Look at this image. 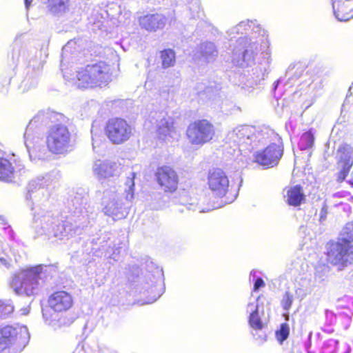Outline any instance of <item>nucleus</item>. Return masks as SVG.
Returning a JSON list of instances; mask_svg holds the SVG:
<instances>
[{
	"mask_svg": "<svg viewBox=\"0 0 353 353\" xmlns=\"http://www.w3.org/2000/svg\"><path fill=\"white\" fill-rule=\"evenodd\" d=\"M42 272L41 265L20 269L13 274L10 282L14 292L21 296H36L40 289Z\"/></svg>",
	"mask_w": 353,
	"mask_h": 353,
	"instance_id": "f257e3e1",
	"label": "nucleus"
},
{
	"mask_svg": "<svg viewBox=\"0 0 353 353\" xmlns=\"http://www.w3.org/2000/svg\"><path fill=\"white\" fill-rule=\"evenodd\" d=\"M110 65L103 61L88 65L77 72L75 84L79 88L105 85L110 81Z\"/></svg>",
	"mask_w": 353,
	"mask_h": 353,
	"instance_id": "f03ea898",
	"label": "nucleus"
},
{
	"mask_svg": "<svg viewBox=\"0 0 353 353\" xmlns=\"http://www.w3.org/2000/svg\"><path fill=\"white\" fill-rule=\"evenodd\" d=\"M46 145L50 153L56 155H65L72 150V134L66 125L54 124L48 130Z\"/></svg>",
	"mask_w": 353,
	"mask_h": 353,
	"instance_id": "7ed1b4c3",
	"label": "nucleus"
},
{
	"mask_svg": "<svg viewBox=\"0 0 353 353\" xmlns=\"http://www.w3.org/2000/svg\"><path fill=\"white\" fill-rule=\"evenodd\" d=\"M264 41H265V44L268 42L264 36L254 41L245 37H239L236 41L237 46L232 49V62L242 64L241 63L242 61L248 65L252 64L256 56L261 50L259 43H263Z\"/></svg>",
	"mask_w": 353,
	"mask_h": 353,
	"instance_id": "20e7f679",
	"label": "nucleus"
},
{
	"mask_svg": "<svg viewBox=\"0 0 353 353\" xmlns=\"http://www.w3.org/2000/svg\"><path fill=\"white\" fill-rule=\"evenodd\" d=\"M186 134L191 143L203 145L214 138L215 128L207 119L197 120L189 125Z\"/></svg>",
	"mask_w": 353,
	"mask_h": 353,
	"instance_id": "39448f33",
	"label": "nucleus"
},
{
	"mask_svg": "<svg viewBox=\"0 0 353 353\" xmlns=\"http://www.w3.org/2000/svg\"><path fill=\"white\" fill-rule=\"evenodd\" d=\"M105 132L109 140L114 144L127 141L132 134L131 125L126 120L116 117L108 121Z\"/></svg>",
	"mask_w": 353,
	"mask_h": 353,
	"instance_id": "423d86ee",
	"label": "nucleus"
},
{
	"mask_svg": "<svg viewBox=\"0 0 353 353\" xmlns=\"http://www.w3.org/2000/svg\"><path fill=\"white\" fill-rule=\"evenodd\" d=\"M207 184L216 197L229 199L230 181L222 169L216 168L210 170L207 176Z\"/></svg>",
	"mask_w": 353,
	"mask_h": 353,
	"instance_id": "0eeeda50",
	"label": "nucleus"
},
{
	"mask_svg": "<svg viewBox=\"0 0 353 353\" xmlns=\"http://www.w3.org/2000/svg\"><path fill=\"white\" fill-rule=\"evenodd\" d=\"M283 152V147L276 143H270L265 148L254 154V162L265 168L276 166Z\"/></svg>",
	"mask_w": 353,
	"mask_h": 353,
	"instance_id": "6e6552de",
	"label": "nucleus"
},
{
	"mask_svg": "<svg viewBox=\"0 0 353 353\" xmlns=\"http://www.w3.org/2000/svg\"><path fill=\"white\" fill-rule=\"evenodd\" d=\"M155 180L165 193H174L178 189L179 176L174 169L169 165H162L157 168Z\"/></svg>",
	"mask_w": 353,
	"mask_h": 353,
	"instance_id": "1a4fd4ad",
	"label": "nucleus"
},
{
	"mask_svg": "<svg viewBox=\"0 0 353 353\" xmlns=\"http://www.w3.org/2000/svg\"><path fill=\"white\" fill-rule=\"evenodd\" d=\"M329 257H332L331 263L337 266L339 270L352 263L353 259V245L352 241L342 239L336 243L334 251H332Z\"/></svg>",
	"mask_w": 353,
	"mask_h": 353,
	"instance_id": "9d476101",
	"label": "nucleus"
},
{
	"mask_svg": "<svg viewBox=\"0 0 353 353\" xmlns=\"http://www.w3.org/2000/svg\"><path fill=\"white\" fill-rule=\"evenodd\" d=\"M48 305L54 312H65L73 307L74 298L67 291L57 290L48 296Z\"/></svg>",
	"mask_w": 353,
	"mask_h": 353,
	"instance_id": "9b49d317",
	"label": "nucleus"
},
{
	"mask_svg": "<svg viewBox=\"0 0 353 353\" xmlns=\"http://www.w3.org/2000/svg\"><path fill=\"white\" fill-rule=\"evenodd\" d=\"M17 340L15 328L6 326L0 330V353H15L14 345Z\"/></svg>",
	"mask_w": 353,
	"mask_h": 353,
	"instance_id": "f8f14e48",
	"label": "nucleus"
},
{
	"mask_svg": "<svg viewBox=\"0 0 353 353\" xmlns=\"http://www.w3.org/2000/svg\"><path fill=\"white\" fill-rule=\"evenodd\" d=\"M139 22L141 28L148 32H157L165 27L167 19L162 14L154 13L141 17Z\"/></svg>",
	"mask_w": 353,
	"mask_h": 353,
	"instance_id": "ddd939ff",
	"label": "nucleus"
},
{
	"mask_svg": "<svg viewBox=\"0 0 353 353\" xmlns=\"http://www.w3.org/2000/svg\"><path fill=\"white\" fill-rule=\"evenodd\" d=\"M19 170L13 154L11 157L0 159V181L14 182Z\"/></svg>",
	"mask_w": 353,
	"mask_h": 353,
	"instance_id": "4468645a",
	"label": "nucleus"
},
{
	"mask_svg": "<svg viewBox=\"0 0 353 353\" xmlns=\"http://www.w3.org/2000/svg\"><path fill=\"white\" fill-rule=\"evenodd\" d=\"M336 164L352 169L353 167V147L343 143L336 149L335 154Z\"/></svg>",
	"mask_w": 353,
	"mask_h": 353,
	"instance_id": "2eb2a0df",
	"label": "nucleus"
},
{
	"mask_svg": "<svg viewBox=\"0 0 353 353\" xmlns=\"http://www.w3.org/2000/svg\"><path fill=\"white\" fill-rule=\"evenodd\" d=\"M306 196L303 187L294 185L286 188L285 202L290 206L299 207L305 203Z\"/></svg>",
	"mask_w": 353,
	"mask_h": 353,
	"instance_id": "dca6fc26",
	"label": "nucleus"
},
{
	"mask_svg": "<svg viewBox=\"0 0 353 353\" xmlns=\"http://www.w3.org/2000/svg\"><path fill=\"white\" fill-rule=\"evenodd\" d=\"M117 163L98 160L93 169L94 174L99 179H103L113 176L117 172Z\"/></svg>",
	"mask_w": 353,
	"mask_h": 353,
	"instance_id": "f3484780",
	"label": "nucleus"
},
{
	"mask_svg": "<svg viewBox=\"0 0 353 353\" xmlns=\"http://www.w3.org/2000/svg\"><path fill=\"white\" fill-rule=\"evenodd\" d=\"M198 54L201 61L205 63H210L216 59L219 53L214 43L206 41L200 44Z\"/></svg>",
	"mask_w": 353,
	"mask_h": 353,
	"instance_id": "a211bd4d",
	"label": "nucleus"
},
{
	"mask_svg": "<svg viewBox=\"0 0 353 353\" xmlns=\"http://www.w3.org/2000/svg\"><path fill=\"white\" fill-rule=\"evenodd\" d=\"M70 0H48V11L55 17H62L69 11Z\"/></svg>",
	"mask_w": 353,
	"mask_h": 353,
	"instance_id": "6ab92c4d",
	"label": "nucleus"
},
{
	"mask_svg": "<svg viewBox=\"0 0 353 353\" xmlns=\"http://www.w3.org/2000/svg\"><path fill=\"white\" fill-rule=\"evenodd\" d=\"M137 106L133 100L128 99H108L103 103V109L109 110H129L133 109Z\"/></svg>",
	"mask_w": 353,
	"mask_h": 353,
	"instance_id": "aec40b11",
	"label": "nucleus"
},
{
	"mask_svg": "<svg viewBox=\"0 0 353 353\" xmlns=\"http://www.w3.org/2000/svg\"><path fill=\"white\" fill-rule=\"evenodd\" d=\"M234 132L239 142L246 143L247 141L256 137L258 130L254 126L244 125L236 128Z\"/></svg>",
	"mask_w": 353,
	"mask_h": 353,
	"instance_id": "412c9836",
	"label": "nucleus"
},
{
	"mask_svg": "<svg viewBox=\"0 0 353 353\" xmlns=\"http://www.w3.org/2000/svg\"><path fill=\"white\" fill-rule=\"evenodd\" d=\"M256 28L259 30L260 28L256 26L255 21H243L237 24L236 26L232 28L228 32V34L231 39L235 37V34H243V32L245 33L250 30H254Z\"/></svg>",
	"mask_w": 353,
	"mask_h": 353,
	"instance_id": "4be33fe9",
	"label": "nucleus"
},
{
	"mask_svg": "<svg viewBox=\"0 0 353 353\" xmlns=\"http://www.w3.org/2000/svg\"><path fill=\"white\" fill-rule=\"evenodd\" d=\"M266 69L256 66L252 69V74L250 80H248L246 86L254 88V85H259L261 81L265 79Z\"/></svg>",
	"mask_w": 353,
	"mask_h": 353,
	"instance_id": "5701e85b",
	"label": "nucleus"
},
{
	"mask_svg": "<svg viewBox=\"0 0 353 353\" xmlns=\"http://www.w3.org/2000/svg\"><path fill=\"white\" fill-rule=\"evenodd\" d=\"M314 136L312 130H309L308 131L302 134L300 137L299 146L301 150H305L310 149L314 145Z\"/></svg>",
	"mask_w": 353,
	"mask_h": 353,
	"instance_id": "b1692460",
	"label": "nucleus"
},
{
	"mask_svg": "<svg viewBox=\"0 0 353 353\" xmlns=\"http://www.w3.org/2000/svg\"><path fill=\"white\" fill-rule=\"evenodd\" d=\"M248 324L250 327L255 331L261 330L264 327L265 324L259 315L258 306L250 313L248 318Z\"/></svg>",
	"mask_w": 353,
	"mask_h": 353,
	"instance_id": "393cba45",
	"label": "nucleus"
},
{
	"mask_svg": "<svg viewBox=\"0 0 353 353\" xmlns=\"http://www.w3.org/2000/svg\"><path fill=\"white\" fill-rule=\"evenodd\" d=\"M161 58L163 68H170L175 63V52L171 49L164 50L161 52Z\"/></svg>",
	"mask_w": 353,
	"mask_h": 353,
	"instance_id": "a878e982",
	"label": "nucleus"
},
{
	"mask_svg": "<svg viewBox=\"0 0 353 353\" xmlns=\"http://www.w3.org/2000/svg\"><path fill=\"white\" fill-rule=\"evenodd\" d=\"M289 334L290 328L286 323H282L279 329L276 330L275 333L276 338L281 344L288 338Z\"/></svg>",
	"mask_w": 353,
	"mask_h": 353,
	"instance_id": "bb28decb",
	"label": "nucleus"
},
{
	"mask_svg": "<svg viewBox=\"0 0 353 353\" xmlns=\"http://www.w3.org/2000/svg\"><path fill=\"white\" fill-rule=\"evenodd\" d=\"M332 8L334 10V14L335 17L337 19V20L340 21H346L350 20V19L353 18V10H352V12L350 13H346L343 14V15L341 17L340 12H341V10H343V7H339L338 10L336 11V3L337 1H343V0H332Z\"/></svg>",
	"mask_w": 353,
	"mask_h": 353,
	"instance_id": "cd10ccee",
	"label": "nucleus"
},
{
	"mask_svg": "<svg viewBox=\"0 0 353 353\" xmlns=\"http://www.w3.org/2000/svg\"><path fill=\"white\" fill-rule=\"evenodd\" d=\"M336 172L335 174L336 180L339 183L343 182L347 176L349 175L351 169L345 168L344 166L338 165L336 164Z\"/></svg>",
	"mask_w": 353,
	"mask_h": 353,
	"instance_id": "c85d7f7f",
	"label": "nucleus"
},
{
	"mask_svg": "<svg viewBox=\"0 0 353 353\" xmlns=\"http://www.w3.org/2000/svg\"><path fill=\"white\" fill-rule=\"evenodd\" d=\"M343 1L341 3V1H337L336 3V11L338 10L339 7H343V11L340 12L341 17L343 15V14L346 13H350L352 12V10H353V6L352 2L351 0H343Z\"/></svg>",
	"mask_w": 353,
	"mask_h": 353,
	"instance_id": "c756f323",
	"label": "nucleus"
},
{
	"mask_svg": "<svg viewBox=\"0 0 353 353\" xmlns=\"http://www.w3.org/2000/svg\"><path fill=\"white\" fill-rule=\"evenodd\" d=\"M293 302V296L289 292H285L281 301V304L284 310H289Z\"/></svg>",
	"mask_w": 353,
	"mask_h": 353,
	"instance_id": "7c9ffc66",
	"label": "nucleus"
},
{
	"mask_svg": "<svg viewBox=\"0 0 353 353\" xmlns=\"http://www.w3.org/2000/svg\"><path fill=\"white\" fill-rule=\"evenodd\" d=\"M73 322L72 318L61 317L54 323L55 328H61L62 327H67L70 325Z\"/></svg>",
	"mask_w": 353,
	"mask_h": 353,
	"instance_id": "2f4dec72",
	"label": "nucleus"
},
{
	"mask_svg": "<svg viewBox=\"0 0 353 353\" xmlns=\"http://www.w3.org/2000/svg\"><path fill=\"white\" fill-rule=\"evenodd\" d=\"M83 109H103V104L100 105L95 100H90L86 101L84 105L82 106Z\"/></svg>",
	"mask_w": 353,
	"mask_h": 353,
	"instance_id": "473e14b6",
	"label": "nucleus"
},
{
	"mask_svg": "<svg viewBox=\"0 0 353 353\" xmlns=\"http://www.w3.org/2000/svg\"><path fill=\"white\" fill-rule=\"evenodd\" d=\"M12 312V307L0 301V316H5Z\"/></svg>",
	"mask_w": 353,
	"mask_h": 353,
	"instance_id": "72a5a7b5",
	"label": "nucleus"
},
{
	"mask_svg": "<svg viewBox=\"0 0 353 353\" xmlns=\"http://www.w3.org/2000/svg\"><path fill=\"white\" fill-rule=\"evenodd\" d=\"M264 285H265V283H264L263 280L261 278H258L254 282L253 290H254V291H258V290L260 288H262Z\"/></svg>",
	"mask_w": 353,
	"mask_h": 353,
	"instance_id": "f704fd0d",
	"label": "nucleus"
},
{
	"mask_svg": "<svg viewBox=\"0 0 353 353\" xmlns=\"http://www.w3.org/2000/svg\"><path fill=\"white\" fill-rule=\"evenodd\" d=\"M327 207L325 205L323 206L321 210L320 220H324L327 216Z\"/></svg>",
	"mask_w": 353,
	"mask_h": 353,
	"instance_id": "c9c22d12",
	"label": "nucleus"
},
{
	"mask_svg": "<svg viewBox=\"0 0 353 353\" xmlns=\"http://www.w3.org/2000/svg\"><path fill=\"white\" fill-rule=\"evenodd\" d=\"M312 103H313V100H312V99H311V100H310L309 101H307V102L303 104V105L302 106V108H303V109H305V110H307V109H308V108L311 106V105H312Z\"/></svg>",
	"mask_w": 353,
	"mask_h": 353,
	"instance_id": "e433bc0d",
	"label": "nucleus"
},
{
	"mask_svg": "<svg viewBox=\"0 0 353 353\" xmlns=\"http://www.w3.org/2000/svg\"><path fill=\"white\" fill-rule=\"evenodd\" d=\"M33 0H24L26 9H28Z\"/></svg>",
	"mask_w": 353,
	"mask_h": 353,
	"instance_id": "4c0bfd02",
	"label": "nucleus"
},
{
	"mask_svg": "<svg viewBox=\"0 0 353 353\" xmlns=\"http://www.w3.org/2000/svg\"><path fill=\"white\" fill-rule=\"evenodd\" d=\"M280 81H281V79H279V80H277L276 81L274 82V90L276 89V88L278 87L279 84L280 83Z\"/></svg>",
	"mask_w": 353,
	"mask_h": 353,
	"instance_id": "58836bf2",
	"label": "nucleus"
},
{
	"mask_svg": "<svg viewBox=\"0 0 353 353\" xmlns=\"http://www.w3.org/2000/svg\"><path fill=\"white\" fill-rule=\"evenodd\" d=\"M294 67L292 68L291 66H290L286 72V74L288 75H290L292 72V70L294 69Z\"/></svg>",
	"mask_w": 353,
	"mask_h": 353,
	"instance_id": "ea45409f",
	"label": "nucleus"
},
{
	"mask_svg": "<svg viewBox=\"0 0 353 353\" xmlns=\"http://www.w3.org/2000/svg\"><path fill=\"white\" fill-rule=\"evenodd\" d=\"M259 339L262 341H265L266 339H267V335L265 334H263V336H259Z\"/></svg>",
	"mask_w": 353,
	"mask_h": 353,
	"instance_id": "a19ab883",
	"label": "nucleus"
},
{
	"mask_svg": "<svg viewBox=\"0 0 353 353\" xmlns=\"http://www.w3.org/2000/svg\"><path fill=\"white\" fill-rule=\"evenodd\" d=\"M5 152L2 151V150L0 148V159L1 158H6L4 157Z\"/></svg>",
	"mask_w": 353,
	"mask_h": 353,
	"instance_id": "79ce46f5",
	"label": "nucleus"
},
{
	"mask_svg": "<svg viewBox=\"0 0 353 353\" xmlns=\"http://www.w3.org/2000/svg\"><path fill=\"white\" fill-rule=\"evenodd\" d=\"M67 48H68V46H64V47L63 48V52L66 51Z\"/></svg>",
	"mask_w": 353,
	"mask_h": 353,
	"instance_id": "37998d69",
	"label": "nucleus"
},
{
	"mask_svg": "<svg viewBox=\"0 0 353 353\" xmlns=\"http://www.w3.org/2000/svg\"><path fill=\"white\" fill-rule=\"evenodd\" d=\"M27 147H29V143H28V141H26Z\"/></svg>",
	"mask_w": 353,
	"mask_h": 353,
	"instance_id": "c03bdc74",
	"label": "nucleus"
},
{
	"mask_svg": "<svg viewBox=\"0 0 353 353\" xmlns=\"http://www.w3.org/2000/svg\"><path fill=\"white\" fill-rule=\"evenodd\" d=\"M341 308H347V307L343 306V307H341Z\"/></svg>",
	"mask_w": 353,
	"mask_h": 353,
	"instance_id": "a18cd8bd",
	"label": "nucleus"
}]
</instances>
